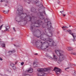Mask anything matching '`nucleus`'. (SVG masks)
<instances>
[{
	"instance_id": "f257e3e1",
	"label": "nucleus",
	"mask_w": 76,
	"mask_h": 76,
	"mask_svg": "<svg viewBox=\"0 0 76 76\" xmlns=\"http://www.w3.org/2000/svg\"><path fill=\"white\" fill-rule=\"evenodd\" d=\"M26 18H28L30 19V21H31V25L30 30L31 32H33L34 31V28H33V26L34 27H37V28H39L40 25L41 24L42 21H41L40 20H37V18L36 16H33L32 17H28V16H25Z\"/></svg>"
},
{
	"instance_id": "f03ea898",
	"label": "nucleus",
	"mask_w": 76,
	"mask_h": 76,
	"mask_svg": "<svg viewBox=\"0 0 76 76\" xmlns=\"http://www.w3.org/2000/svg\"><path fill=\"white\" fill-rule=\"evenodd\" d=\"M55 52L56 55L58 56H59V58L57 59V57L56 55H53V60L55 61H62L64 60V59L65 58V56L63 54L64 52L61 50H56Z\"/></svg>"
},
{
	"instance_id": "7ed1b4c3",
	"label": "nucleus",
	"mask_w": 76,
	"mask_h": 76,
	"mask_svg": "<svg viewBox=\"0 0 76 76\" xmlns=\"http://www.w3.org/2000/svg\"><path fill=\"white\" fill-rule=\"evenodd\" d=\"M33 32V35L35 37H36L37 38H40L42 34L41 32H38V31L35 30L33 31H32Z\"/></svg>"
},
{
	"instance_id": "20e7f679",
	"label": "nucleus",
	"mask_w": 76,
	"mask_h": 76,
	"mask_svg": "<svg viewBox=\"0 0 76 76\" xmlns=\"http://www.w3.org/2000/svg\"><path fill=\"white\" fill-rule=\"evenodd\" d=\"M53 70L55 71L57 75H59V74H60L62 72L61 70L60 69L56 67H55Z\"/></svg>"
},
{
	"instance_id": "39448f33",
	"label": "nucleus",
	"mask_w": 76,
	"mask_h": 76,
	"mask_svg": "<svg viewBox=\"0 0 76 76\" xmlns=\"http://www.w3.org/2000/svg\"><path fill=\"white\" fill-rule=\"evenodd\" d=\"M48 45L50 46H56V43L55 42L53 39H51L48 42Z\"/></svg>"
},
{
	"instance_id": "423d86ee",
	"label": "nucleus",
	"mask_w": 76,
	"mask_h": 76,
	"mask_svg": "<svg viewBox=\"0 0 76 76\" xmlns=\"http://www.w3.org/2000/svg\"><path fill=\"white\" fill-rule=\"evenodd\" d=\"M23 9H21L20 10L19 8H18L17 13V14L19 15H21L22 14H24V15H25L26 16V13H23Z\"/></svg>"
},
{
	"instance_id": "0eeeda50",
	"label": "nucleus",
	"mask_w": 76,
	"mask_h": 76,
	"mask_svg": "<svg viewBox=\"0 0 76 76\" xmlns=\"http://www.w3.org/2000/svg\"><path fill=\"white\" fill-rule=\"evenodd\" d=\"M44 20V22L46 23V24L47 26V27H49V26H50V24L51 23V22L50 21H48V19L47 18L45 19Z\"/></svg>"
},
{
	"instance_id": "6e6552de",
	"label": "nucleus",
	"mask_w": 76,
	"mask_h": 76,
	"mask_svg": "<svg viewBox=\"0 0 76 76\" xmlns=\"http://www.w3.org/2000/svg\"><path fill=\"white\" fill-rule=\"evenodd\" d=\"M70 34L72 35V36L73 38H74L73 39H72V40L73 42H75V40H76V35H75V33H70Z\"/></svg>"
},
{
	"instance_id": "1a4fd4ad",
	"label": "nucleus",
	"mask_w": 76,
	"mask_h": 76,
	"mask_svg": "<svg viewBox=\"0 0 76 76\" xmlns=\"http://www.w3.org/2000/svg\"><path fill=\"white\" fill-rule=\"evenodd\" d=\"M40 16L39 17V18L41 19H44V16L43 15V14H42V13L40 12Z\"/></svg>"
},
{
	"instance_id": "9d476101",
	"label": "nucleus",
	"mask_w": 76,
	"mask_h": 76,
	"mask_svg": "<svg viewBox=\"0 0 76 76\" xmlns=\"http://www.w3.org/2000/svg\"><path fill=\"white\" fill-rule=\"evenodd\" d=\"M32 73L33 72V69L32 68H30L28 71H26V72L27 73Z\"/></svg>"
},
{
	"instance_id": "9b49d317",
	"label": "nucleus",
	"mask_w": 76,
	"mask_h": 76,
	"mask_svg": "<svg viewBox=\"0 0 76 76\" xmlns=\"http://www.w3.org/2000/svg\"><path fill=\"white\" fill-rule=\"evenodd\" d=\"M5 28H6V30H5L4 31V32H6V31H7V32H9V29L10 28V27H9L8 28V26H6Z\"/></svg>"
},
{
	"instance_id": "f8f14e48",
	"label": "nucleus",
	"mask_w": 76,
	"mask_h": 76,
	"mask_svg": "<svg viewBox=\"0 0 76 76\" xmlns=\"http://www.w3.org/2000/svg\"><path fill=\"white\" fill-rule=\"evenodd\" d=\"M47 29L49 31H51V32H53L54 31V28H48Z\"/></svg>"
},
{
	"instance_id": "ddd939ff",
	"label": "nucleus",
	"mask_w": 76,
	"mask_h": 76,
	"mask_svg": "<svg viewBox=\"0 0 76 76\" xmlns=\"http://www.w3.org/2000/svg\"><path fill=\"white\" fill-rule=\"evenodd\" d=\"M50 39H51L50 38H48V39L44 38V40L43 41H48V42L49 41H50Z\"/></svg>"
},
{
	"instance_id": "4468645a",
	"label": "nucleus",
	"mask_w": 76,
	"mask_h": 76,
	"mask_svg": "<svg viewBox=\"0 0 76 76\" xmlns=\"http://www.w3.org/2000/svg\"><path fill=\"white\" fill-rule=\"evenodd\" d=\"M39 42H40V40H38L36 41H35V45H38Z\"/></svg>"
},
{
	"instance_id": "2eb2a0df",
	"label": "nucleus",
	"mask_w": 76,
	"mask_h": 76,
	"mask_svg": "<svg viewBox=\"0 0 76 76\" xmlns=\"http://www.w3.org/2000/svg\"><path fill=\"white\" fill-rule=\"evenodd\" d=\"M42 27H43V28H45L46 27H47V25L46 23L42 24Z\"/></svg>"
},
{
	"instance_id": "dca6fc26",
	"label": "nucleus",
	"mask_w": 76,
	"mask_h": 76,
	"mask_svg": "<svg viewBox=\"0 0 76 76\" xmlns=\"http://www.w3.org/2000/svg\"><path fill=\"white\" fill-rule=\"evenodd\" d=\"M48 46H46V48H44V47L42 46H41L40 47V48H41V49L42 50H44V49H46V48H48Z\"/></svg>"
},
{
	"instance_id": "f3484780",
	"label": "nucleus",
	"mask_w": 76,
	"mask_h": 76,
	"mask_svg": "<svg viewBox=\"0 0 76 76\" xmlns=\"http://www.w3.org/2000/svg\"><path fill=\"white\" fill-rule=\"evenodd\" d=\"M66 49L68 50H73V48H71L70 47H68Z\"/></svg>"
},
{
	"instance_id": "a211bd4d",
	"label": "nucleus",
	"mask_w": 76,
	"mask_h": 76,
	"mask_svg": "<svg viewBox=\"0 0 76 76\" xmlns=\"http://www.w3.org/2000/svg\"><path fill=\"white\" fill-rule=\"evenodd\" d=\"M15 50H13L12 51H9L8 52V53H15Z\"/></svg>"
},
{
	"instance_id": "6ab92c4d",
	"label": "nucleus",
	"mask_w": 76,
	"mask_h": 76,
	"mask_svg": "<svg viewBox=\"0 0 76 76\" xmlns=\"http://www.w3.org/2000/svg\"><path fill=\"white\" fill-rule=\"evenodd\" d=\"M4 1L6 3H9V1H8V0H1V2H3V1Z\"/></svg>"
},
{
	"instance_id": "aec40b11",
	"label": "nucleus",
	"mask_w": 76,
	"mask_h": 76,
	"mask_svg": "<svg viewBox=\"0 0 76 76\" xmlns=\"http://www.w3.org/2000/svg\"><path fill=\"white\" fill-rule=\"evenodd\" d=\"M62 28L63 29H64V28H65L66 29H68V28H69V27H68L64 26H63V27H62Z\"/></svg>"
},
{
	"instance_id": "412c9836",
	"label": "nucleus",
	"mask_w": 76,
	"mask_h": 76,
	"mask_svg": "<svg viewBox=\"0 0 76 76\" xmlns=\"http://www.w3.org/2000/svg\"><path fill=\"white\" fill-rule=\"evenodd\" d=\"M9 11V10H7L3 11V12H4V13H8V12Z\"/></svg>"
},
{
	"instance_id": "4be33fe9",
	"label": "nucleus",
	"mask_w": 76,
	"mask_h": 76,
	"mask_svg": "<svg viewBox=\"0 0 76 76\" xmlns=\"http://www.w3.org/2000/svg\"><path fill=\"white\" fill-rule=\"evenodd\" d=\"M68 32L69 33V34H71V33H72V30H71L69 29L67 30Z\"/></svg>"
},
{
	"instance_id": "5701e85b",
	"label": "nucleus",
	"mask_w": 76,
	"mask_h": 76,
	"mask_svg": "<svg viewBox=\"0 0 76 76\" xmlns=\"http://www.w3.org/2000/svg\"><path fill=\"white\" fill-rule=\"evenodd\" d=\"M12 67L14 70H15V69H16V66H12Z\"/></svg>"
},
{
	"instance_id": "b1692460",
	"label": "nucleus",
	"mask_w": 76,
	"mask_h": 76,
	"mask_svg": "<svg viewBox=\"0 0 76 76\" xmlns=\"http://www.w3.org/2000/svg\"><path fill=\"white\" fill-rule=\"evenodd\" d=\"M48 58H50V59H51L52 60H53V57L50 56H48Z\"/></svg>"
},
{
	"instance_id": "393cba45",
	"label": "nucleus",
	"mask_w": 76,
	"mask_h": 76,
	"mask_svg": "<svg viewBox=\"0 0 76 76\" xmlns=\"http://www.w3.org/2000/svg\"><path fill=\"white\" fill-rule=\"evenodd\" d=\"M5 44H2L1 45L2 47H5Z\"/></svg>"
},
{
	"instance_id": "a878e982",
	"label": "nucleus",
	"mask_w": 76,
	"mask_h": 76,
	"mask_svg": "<svg viewBox=\"0 0 76 76\" xmlns=\"http://www.w3.org/2000/svg\"><path fill=\"white\" fill-rule=\"evenodd\" d=\"M34 4H37L36 5L37 6H38V5H37V4H38V2H37L36 1H34Z\"/></svg>"
},
{
	"instance_id": "bb28decb",
	"label": "nucleus",
	"mask_w": 76,
	"mask_h": 76,
	"mask_svg": "<svg viewBox=\"0 0 76 76\" xmlns=\"http://www.w3.org/2000/svg\"><path fill=\"white\" fill-rule=\"evenodd\" d=\"M23 76H26L27 75H28V74L26 73L25 72H24V73H23Z\"/></svg>"
},
{
	"instance_id": "cd10ccee",
	"label": "nucleus",
	"mask_w": 76,
	"mask_h": 76,
	"mask_svg": "<svg viewBox=\"0 0 76 76\" xmlns=\"http://www.w3.org/2000/svg\"><path fill=\"white\" fill-rule=\"evenodd\" d=\"M3 25H2L0 26V30H1V28H2V27H3Z\"/></svg>"
},
{
	"instance_id": "c85d7f7f",
	"label": "nucleus",
	"mask_w": 76,
	"mask_h": 76,
	"mask_svg": "<svg viewBox=\"0 0 76 76\" xmlns=\"http://www.w3.org/2000/svg\"><path fill=\"white\" fill-rule=\"evenodd\" d=\"M40 38H41V39H42V40H44V38L43 37H41Z\"/></svg>"
},
{
	"instance_id": "c756f323",
	"label": "nucleus",
	"mask_w": 76,
	"mask_h": 76,
	"mask_svg": "<svg viewBox=\"0 0 76 76\" xmlns=\"http://www.w3.org/2000/svg\"><path fill=\"white\" fill-rule=\"evenodd\" d=\"M24 64V62H22L21 63V64L22 65V66H23Z\"/></svg>"
},
{
	"instance_id": "7c9ffc66",
	"label": "nucleus",
	"mask_w": 76,
	"mask_h": 76,
	"mask_svg": "<svg viewBox=\"0 0 76 76\" xmlns=\"http://www.w3.org/2000/svg\"><path fill=\"white\" fill-rule=\"evenodd\" d=\"M62 16L64 17H65V16H66V14H62Z\"/></svg>"
},
{
	"instance_id": "2f4dec72",
	"label": "nucleus",
	"mask_w": 76,
	"mask_h": 76,
	"mask_svg": "<svg viewBox=\"0 0 76 76\" xmlns=\"http://www.w3.org/2000/svg\"><path fill=\"white\" fill-rule=\"evenodd\" d=\"M13 29L14 31H15V32H16V30H15V27H13Z\"/></svg>"
},
{
	"instance_id": "473e14b6",
	"label": "nucleus",
	"mask_w": 76,
	"mask_h": 76,
	"mask_svg": "<svg viewBox=\"0 0 76 76\" xmlns=\"http://www.w3.org/2000/svg\"><path fill=\"white\" fill-rule=\"evenodd\" d=\"M68 66H72V64H71L69 63V64Z\"/></svg>"
},
{
	"instance_id": "72a5a7b5",
	"label": "nucleus",
	"mask_w": 76,
	"mask_h": 76,
	"mask_svg": "<svg viewBox=\"0 0 76 76\" xmlns=\"http://www.w3.org/2000/svg\"><path fill=\"white\" fill-rule=\"evenodd\" d=\"M33 65H37V64H36V63L34 62L33 64Z\"/></svg>"
},
{
	"instance_id": "f704fd0d",
	"label": "nucleus",
	"mask_w": 76,
	"mask_h": 76,
	"mask_svg": "<svg viewBox=\"0 0 76 76\" xmlns=\"http://www.w3.org/2000/svg\"><path fill=\"white\" fill-rule=\"evenodd\" d=\"M69 68H70V67H67L66 68H65V70H66V69H69Z\"/></svg>"
},
{
	"instance_id": "c9c22d12",
	"label": "nucleus",
	"mask_w": 76,
	"mask_h": 76,
	"mask_svg": "<svg viewBox=\"0 0 76 76\" xmlns=\"http://www.w3.org/2000/svg\"><path fill=\"white\" fill-rule=\"evenodd\" d=\"M0 60L1 61H2V60H3V59H2V58H1V57H0Z\"/></svg>"
},
{
	"instance_id": "e433bc0d",
	"label": "nucleus",
	"mask_w": 76,
	"mask_h": 76,
	"mask_svg": "<svg viewBox=\"0 0 76 76\" xmlns=\"http://www.w3.org/2000/svg\"><path fill=\"white\" fill-rule=\"evenodd\" d=\"M22 20H21L20 21H17V20H16V21H17V22H21V21H22Z\"/></svg>"
},
{
	"instance_id": "4c0bfd02",
	"label": "nucleus",
	"mask_w": 76,
	"mask_h": 76,
	"mask_svg": "<svg viewBox=\"0 0 76 76\" xmlns=\"http://www.w3.org/2000/svg\"><path fill=\"white\" fill-rule=\"evenodd\" d=\"M73 54L74 55H75V56H76V53H74Z\"/></svg>"
},
{
	"instance_id": "58836bf2",
	"label": "nucleus",
	"mask_w": 76,
	"mask_h": 76,
	"mask_svg": "<svg viewBox=\"0 0 76 76\" xmlns=\"http://www.w3.org/2000/svg\"><path fill=\"white\" fill-rule=\"evenodd\" d=\"M25 19V18H20V19Z\"/></svg>"
},
{
	"instance_id": "ea45409f",
	"label": "nucleus",
	"mask_w": 76,
	"mask_h": 76,
	"mask_svg": "<svg viewBox=\"0 0 76 76\" xmlns=\"http://www.w3.org/2000/svg\"><path fill=\"white\" fill-rule=\"evenodd\" d=\"M74 73L75 74V76H76V71H75Z\"/></svg>"
},
{
	"instance_id": "a19ab883",
	"label": "nucleus",
	"mask_w": 76,
	"mask_h": 76,
	"mask_svg": "<svg viewBox=\"0 0 76 76\" xmlns=\"http://www.w3.org/2000/svg\"><path fill=\"white\" fill-rule=\"evenodd\" d=\"M37 54H38V53H36L34 54V55H36V56L37 55Z\"/></svg>"
},
{
	"instance_id": "79ce46f5",
	"label": "nucleus",
	"mask_w": 76,
	"mask_h": 76,
	"mask_svg": "<svg viewBox=\"0 0 76 76\" xmlns=\"http://www.w3.org/2000/svg\"><path fill=\"white\" fill-rule=\"evenodd\" d=\"M19 47V46L16 45V47Z\"/></svg>"
},
{
	"instance_id": "37998d69",
	"label": "nucleus",
	"mask_w": 76,
	"mask_h": 76,
	"mask_svg": "<svg viewBox=\"0 0 76 76\" xmlns=\"http://www.w3.org/2000/svg\"><path fill=\"white\" fill-rule=\"evenodd\" d=\"M17 63H18V62L17 61L15 63V64H17Z\"/></svg>"
},
{
	"instance_id": "c03bdc74",
	"label": "nucleus",
	"mask_w": 76,
	"mask_h": 76,
	"mask_svg": "<svg viewBox=\"0 0 76 76\" xmlns=\"http://www.w3.org/2000/svg\"><path fill=\"white\" fill-rule=\"evenodd\" d=\"M69 13H70V14H72V13L71 12H69Z\"/></svg>"
},
{
	"instance_id": "a18cd8bd",
	"label": "nucleus",
	"mask_w": 76,
	"mask_h": 76,
	"mask_svg": "<svg viewBox=\"0 0 76 76\" xmlns=\"http://www.w3.org/2000/svg\"><path fill=\"white\" fill-rule=\"evenodd\" d=\"M60 13H61V14H63V13H62V11H60Z\"/></svg>"
},
{
	"instance_id": "49530a36",
	"label": "nucleus",
	"mask_w": 76,
	"mask_h": 76,
	"mask_svg": "<svg viewBox=\"0 0 76 76\" xmlns=\"http://www.w3.org/2000/svg\"><path fill=\"white\" fill-rule=\"evenodd\" d=\"M42 13H45V11H44V12H42Z\"/></svg>"
},
{
	"instance_id": "de8ad7c7",
	"label": "nucleus",
	"mask_w": 76,
	"mask_h": 76,
	"mask_svg": "<svg viewBox=\"0 0 76 76\" xmlns=\"http://www.w3.org/2000/svg\"><path fill=\"white\" fill-rule=\"evenodd\" d=\"M14 38H12V40H13V39Z\"/></svg>"
},
{
	"instance_id": "09e8293b",
	"label": "nucleus",
	"mask_w": 76,
	"mask_h": 76,
	"mask_svg": "<svg viewBox=\"0 0 76 76\" xmlns=\"http://www.w3.org/2000/svg\"><path fill=\"white\" fill-rule=\"evenodd\" d=\"M12 64H13V63H11V66H12Z\"/></svg>"
},
{
	"instance_id": "8fccbe9b",
	"label": "nucleus",
	"mask_w": 76,
	"mask_h": 76,
	"mask_svg": "<svg viewBox=\"0 0 76 76\" xmlns=\"http://www.w3.org/2000/svg\"><path fill=\"white\" fill-rule=\"evenodd\" d=\"M14 46H16V45H14Z\"/></svg>"
},
{
	"instance_id": "3c124183",
	"label": "nucleus",
	"mask_w": 76,
	"mask_h": 76,
	"mask_svg": "<svg viewBox=\"0 0 76 76\" xmlns=\"http://www.w3.org/2000/svg\"><path fill=\"white\" fill-rule=\"evenodd\" d=\"M69 27H71V26L69 25Z\"/></svg>"
},
{
	"instance_id": "603ef678",
	"label": "nucleus",
	"mask_w": 76,
	"mask_h": 76,
	"mask_svg": "<svg viewBox=\"0 0 76 76\" xmlns=\"http://www.w3.org/2000/svg\"><path fill=\"white\" fill-rule=\"evenodd\" d=\"M5 6H7V4H5Z\"/></svg>"
},
{
	"instance_id": "864d4df0",
	"label": "nucleus",
	"mask_w": 76,
	"mask_h": 76,
	"mask_svg": "<svg viewBox=\"0 0 76 76\" xmlns=\"http://www.w3.org/2000/svg\"><path fill=\"white\" fill-rule=\"evenodd\" d=\"M64 29V31H65V29Z\"/></svg>"
},
{
	"instance_id": "5fc2aeb1",
	"label": "nucleus",
	"mask_w": 76,
	"mask_h": 76,
	"mask_svg": "<svg viewBox=\"0 0 76 76\" xmlns=\"http://www.w3.org/2000/svg\"><path fill=\"white\" fill-rule=\"evenodd\" d=\"M64 12V11H62V12Z\"/></svg>"
},
{
	"instance_id": "6e6d98bb",
	"label": "nucleus",
	"mask_w": 76,
	"mask_h": 76,
	"mask_svg": "<svg viewBox=\"0 0 76 76\" xmlns=\"http://www.w3.org/2000/svg\"><path fill=\"white\" fill-rule=\"evenodd\" d=\"M34 67H36V66H34Z\"/></svg>"
},
{
	"instance_id": "4d7b16f0",
	"label": "nucleus",
	"mask_w": 76,
	"mask_h": 76,
	"mask_svg": "<svg viewBox=\"0 0 76 76\" xmlns=\"http://www.w3.org/2000/svg\"><path fill=\"white\" fill-rule=\"evenodd\" d=\"M45 32H46V31H45Z\"/></svg>"
},
{
	"instance_id": "13d9d810",
	"label": "nucleus",
	"mask_w": 76,
	"mask_h": 76,
	"mask_svg": "<svg viewBox=\"0 0 76 76\" xmlns=\"http://www.w3.org/2000/svg\"><path fill=\"white\" fill-rule=\"evenodd\" d=\"M51 35H52V33L51 34Z\"/></svg>"
},
{
	"instance_id": "bf43d9fd",
	"label": "nucleus",
	"mask_w": 76,
	"mask_h": 76,
	"mask_svg": "<svg viewBox=\"0 0 76 76\" xmlns=\"http://www.w3.org/2000/svg\"><path fill=\"white\" fill-rule=\"evenodd\" d=\"M41 43H42V42H41Z\"/></svg>"
},
{
	"instance_id": "052dcab7",
	"label": "nucleus",
	"mask_w": 76,
	"mask_h": 76,
	"mask_svg": "<svg viewBox=\"0 0 76 76\" xmlns=\"http://www.w3.org/2000/svg\"><path fill=\"white\" fill-rule=\"evenodd\" d=\"M75 76H76V75H75Z\"/></svg>"
}]
</instances>
